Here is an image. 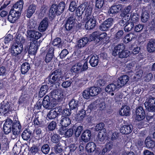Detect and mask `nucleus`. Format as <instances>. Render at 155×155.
<instances>
[{
  "label": "nucleus",
  "mask_w": 155,
  "mask_h": 155,
  "mask_svg": "<svg viewBox=\"0 0 155 155\" xmlns=\"http://www.w3.org/2000/svg\"><path fill=\"white\" fill-rule=\"evenodd\" d=\"M69 105L71 109H77L78 106V101L73 98L69 102Z\"/></svg>",
  "instance_id": "31"
},
{
  "label": "nucleus",
  "mask_w": 155,
  "mask_h": 155,
  "mask_svg": "<svg viewBox=\"0 0 155 155\" xmlns=\"http://www.w3.org/2000/svg\"><path fill=\"white\" fill-rule=\"evenodd\" d=\"M58 114V113L57 112L56 110L54 109L51 110L48 113L47 118L51 120L56 118Z\"/></svg>",
  "instance_id": "34"
},
{
  "label": "nucleus",
  "mask_w": 155,
  "mask_h": 155,
  "mask_svg": "<svg viewBox=\"0 0 155 155\" xmlns=\"http://www.w3.org/2000/svg\"><path fill=\"white\" fill-rule=\"evenodd\" d=\"M147 49L149 53H153L155 51V40H150L147 45Z\"/></svg>",
  "instance_id": "24"
},
{
  "label": "nucleus",
  "mask_w": 155,
  "mask_h": 155,
  "mask_svg": "<svg viewBox=\"0 0 155 155\" xmlns=\"http://www.w3.org/2000/svg\"><path fill=\"white\" fill-rule=\"evenodd\" d=\"M86 115V111L83 109L81 110L77 113L76 120L77 121L81 122L83 119Z\"/></svg>",
  "instance_id": "25"
},
{
  "label": "nucleus",
  "mask_w": 155,
  "mask_h": 155,
  "mask_svg": "<svg viewBox=\"0 0 155 155\" xmlns=\"http://www.w3.org/2000/svg\"><path fill=\"white\" fill-rule=\"evenodd\" d=\"M61 94L57 90H54L52 91L50 94V96L53 99L56 101H59L61 97Z\"/></svg>",
  "instance_id": "37"
},
{
  "label": "nucleus",
  "mask_w": 155,
  "mask_h": 155,
  "mask_svg": "<svg viewBox=\"0 0 155 155\" xmlns=\"http://www.w3.org/2000/svg\"><path fill=\"white\" fill-rule=\"evenodd\" d=\"M71 123V120L69 117L62 116L60 124L62 127H66L70 125Z\"/></svg>",
  "instance_id": "29"
},
{
  "label": "nucleus",
  "mask_w": 155,
  "mask_h": 155,
  "mask_svg": "<svg viewBox=\"0 0 155 155\" xmlns=\"http://www.w3.org/2000/svg\"><path fill=\"white\" fill-rule=\"evenodd\" d=\"M99 61V57L98 56H93L90 59L89 63L91 66L93 67H94L98 65Z\"/></svg>",
  "instance_id": "36"
},
{
  "label": "nucleus",
  "mask_w": 155,
  "mask_h": 155,
  "mask_svg": "<svg viewBox=\"0 0 155 155\" xmlns=\"http://www.w3.org/2000/svg\"><path fill=\"white\" fill-rule=\"evenodd\" d=\"M77 6V5L75 1H71L69 6V10L71 12H73L76 9Z\"/></svg>",
  "instance_id": "56"
},
{
  "label": "nucleus",
  "mask_w": 155,
  "mask_h": 155,
  "mask_svg": "<svg viewBox=\"0 0 155 155\" xmlns=\"http://www.w3.org/2000/svg\"><path fill=\"white\" fill-rule=\"evenodd\" d=\"M105 131L106 130L104 129L103 131H100L98 133L97 143L101 144L103 143L106 136V133Z\"/></svg>",
  "instance_id": "21"
},
{
  "label": "nucleus",
  "mask_w": 155,
  "mask_h": 155,
  "mask_svg": "<svg viewBox=\"0 0 155 155\" xmlns=\"http://www.w3.org/2000/svg\"><path fill=\"white\" fill-rule=\"evenodd\" d=\"M130 53L129 51L124 49L123 51H121L117 56L120 58H126L129 56Z\"/></svg>",
  "instance_id": "45"
},
{
  "label": "nucleus",
  "mask_w": 155,
  "mask_h": 155,
  "mask_svg": "<svg viewBox=\"0 0 155 155\" xmlns=\"http://www.w3.org/2000/svg\"><path fill=\"white\" fill-rule=\"evenodd\" d=\"M30 64L27 62L23 63L21 66V71L23 74H25L27 73L30 69Z\"/></svg>",
  "instance_id": "39"
},
{
  "label": "nucleus",
  "mask_w": 155,
  "mask_h": 155,
  "mask_svg": "<svg viewBox=\"0 0 155 155\" xmlns=\"http://www.w3.org/2000/svg\"><path fill=\"white\" fill-rule=\"evenodd\" d=\"M32 134V131L29 129L25 130L21 134V137L24 140H27L30 137Z\"/></svg>",
  "instance_id": "35"
},
{
  "label": "nucleus",
  "mask_w": 155,
  "mask_h": 155,
  "mask_svg": "<svg viewBox=\"0 0 155 155\" xmlns=\"http://www.w3.org/2000/svg\"><path fill=\"white\" fill-rule=\"evenodd\" d=\"M88 42V38L84 37L78 41V44L77 46L78 48H81L84 47Z\"/></svg>",
  "instance_id": "38"
},
{
  "label": "nucleus",
  "mask_w": 155,
  "mask_h": 155,
  "mask_svg": "<svg viewBox=\"0 0 155 155\" xmlns=\"http://www.w3.org/2000/svg\"><path fill=\"white\" fill-rule=\"evenodd\" d=\"M150 17L149 14L147 12L144 11L141 15V20L143 22H146Z\"/></svg>",
  "instance_id": "49"
},
{
  "label": "nucleus",
  "mask_w": 155,
  "mask_h": 155,
  "mask_svg": "<svg viewBox=\"0 0 155 155\" xmlns=\"http://www.w3.org/2000/svg\"><path fill=\"white\" fill-rule=\"evenodd\" d=\"M76 23V19L74 16H72L66 19L65 27L67 31H69L73 28Z\"/></svg>",
  "instance_id": "6"
},
{
  "label": "nucleus",
  "mask_w": 155,
  "mask_h": 155,
  "mask_svg": "<svg viewBox=\"0 0 155 155\" xmlns=\"http://www.w3.org/2000/svg\"><path fill=\"white\" fill-rule=\"evenodd\" d=\"M48 19L45 18L40 23L38 27V29L40 32L45 31L47 29L48 25Z\"/></svg>",
  "instance_id": "15"
},
{
  "label": "nucleus",
  "mask_w": 155,
  "mask_h": 155,
  "mask_svg": "<svg viewBox=\"0 0 155 155\" xmlns=\"http://www.w3.org/2000/svg\"><path fill=\"white\" fill-rule=\"evenodd\" d=\"M2 107L4 109V111L5 112H8L10 108V104L7 101H3L1 103Z\"/></svg>",
  "instance_id": "51"
},
{
  "label": "nucleus",
  "mask_w": 155,
  "mask_h": 155,
  "mask_svg": "<svg viewBox=\"0 0 155 155\" xmlns=\"http://www.w3.org/2000/svg\"><path fill=\"white\" fill-rule=\"evenodd\" d=\"M136 114V119L138 121L143 120L145 116L144 110L143 107L141 106H139L137 108Z\"/></svg>",
  "instance_id": "12"
},
{
  "label": "nucleus",
  "mask_w": 155,
  "mask_h": 155,
  "mask_svg": "<svg viewBox=\"0 0 155 155\" xmlns=\"http://www.w3.org/2000/svg\"><path fill=\"white\" fill-rule=\"evenodd\" d=\"M106 82L104 78H101L97 81L96 84L98 87L103 86L105 85Z\"/></svg>",
  "instance_id": "58"
},
{
  "label": "nucleus",
  "mask_w": 155,
  "mask_h": 155,
  "mask_svg": "<svg viewBox=\"0 0 155 155\" xmlns=\"http://www.w3.org/2000/svg\"><path fill=\"white\" fill-rule=\"evenodd\" d=\"M42 104L44 107L48 109H51L54 107L52 103L50 101L49 96L48 95L44 97L42 101Z\"/></svg>",
  "instance_id": "17"
},
{
  "label": "nucleus",
  "mask_w": 155,
  "mask_h": 155,
  "mask_svg": "<svg viewBox=\"0 0 155 155\" xmlns=\"http://www.w3.org/2000/svg\"><path fill=\"white\" fill-rule=\"evenodd\" d=\"M14 124L12 120L10 119L7 118L6 120L3 127V131L5 134H8L11 131Z\"/></svg>",
  "instance_id": "9"
},
{
  "label": "nucleus",
  "mask_w": 155,
  "mask_h": 155,
  "mask_svg": "<svg viewBox=\"0 0 155 155\" xmlns=\"http://www.w3.org/2000/svg\"><path fill=\"white\" fill-rule=\"evenodd\" d=\"M73 82V80L71 79L67 80V78L65 79L64 81L61 84V86L65 88L70 87Z\"/></svg>",
  "instance_id": "47"
},
{
  "label": "nucleus",
  "mask_w": 155,
  "mask_h": 155,
  "mask_svg": "<svg viewBox=\"0 0 155 155\" xmlns=\"http://www.w3.org/2000/svg\"><path fill=\"white\" fill-rule=\"evenodd\" d=\"M86 10L85 11V15L83 19H86L89 17H91V16H93L91 15L92 8L88 6L86 8Z\"/></svg>",
  "instance_id": "44"
},
{
  "label": "nucleus",
  "mask_w": 155,
  "mask_h": 155,
  "mask_svg": "<svg viewBox=\"0 0 155 155\" xmlns=\"http://www.w3.org/2000/svg\"><path fill=\"white\" fill-rule=\"evenodd\" d=\"M43 121L41 119V117H36L33 121L34 124L37 126H41L42 124Z\"/></svg>",
  "instance_id": "53"
},
{
  "label": "nucleus",
  "mask_w": 155,
  "mask_h": 155,
  "mask_svg": "<svg viewBox=\"0 0 155 155\" xmlns=\"http://www.w3.org/2000/svg\"><path fill=\"white\" fill-rule=\"evenodd\" d=\"M117 84L116 83V84L113 83L108 85L106 87L105 91L110 93L111 92H114L116 90L120 88L118 87Z\"/></svg>",
  "instance_id": "27"
},
{
  "label": "nucleus",
  "mask_w": 155,
  "mask_h": 155,
  "mask_svg": "<svg viewBox=\"0 0 155 155\" xmlns=\"http://www.w3.org/2000/svg\"><path fill=\"white\" fill-rule=\"evenodd\" d=\"M21 127L19 121H17L14 124L12 127V135L11 138L13 139L16 138L20 134L21 130Z\"/></svg>",
  "instance_id": "7"
},
{
  "label": "nucleus",
  "mask_w": 155,
  "mask_h": 155,
  "mask_svg": "<svg viewBox=\"0 0 155 155\" xmlns=\"http://www.w3.org/2000/svg\"><path fill=\"white\" fill-rule=\"evenodd\" d=\"M131 7L130 6H128L125 7L123 12L120 14V17H127V20H129L131 16L132 13Z\"/></svg>",
  "instance_id": "19"
},
{
  "label": "nucleus",
  "mask_w": 155,
  "mask_h": 155,
  "mask_svg": "<svg viewBox=\"0 0 155 155\" xmlns=\"http://www.w3.org/2000/svg\"><path fill=\"white\" fill-rule=\"evenodd\" d=\"M28 99V96L27 95L22 94L19 99V103H25L27 101Z\"/></svg>",
  "instance_id": "57"
},
{
  "label": "nucleus",
  "mask_w": 155,
  "mask_h": 155,
  "mask_svg": "<svg viewBox=\"0 0 155 155\" xmlns=\"http://www.w3.org/2000/svg\"><path fill=\"white\" fill-rule=\"evenodd\" d=\"M104 127V124L103 123H100L96 125L95 129L97 131H98L99 130H100V131H103V130L105 129L103 128Z\"/></svg>",
  "instance_id": "62"
},
{
  "label": "nucleus",
  "mask_w": 155,
  "mask_h": 155,
  "mask_svg": "<svg viewBox=\"0 0 155 155\" xmlns=\"http://www.w3.org/2000/svg\"><path fill=\"white\" fill-rule=\"evenodd\" d=\"M145 143L146 147L149 148H153L155 146V142L148 137L145 140Z\"/></svg>",
  "instance_id": "46"
},
{
  "label": "nucleus",
  "mask_w": 155,
  "mask_h": 155,
  "mask_svg": "<svg viewBox=\"0 0 155 155\" xmlns=\"http://www.w3.org/2000/svg\"><path fill=\"white\" fill-rule=\"evenodd\" d=\"M134 26L132 22L128 21L124 27V30L126 32H129L134 29Z\"/></svg>",
  "instance_id": "42"
},
{
  "label": "nucleus",
  "mask_w": 155,
  "mask_h": 155,
  "mask_svg": "<svg viewBox=\"0 0 155 155\" xmlns=\"http://www.w3.org/2000/svg\"><path fill=\"white\" fill-rule=\"evenodd\" d=\"M132 129L133 126L131 125H124L121 127L120 131L124 134H127L131 133Z\"/></svg>",
  "instance_id": "22"
},
{
  "label": "nucleus",
  "mask_w": 155,
  "mask_h": 155,
  "mask_svg": "<svg viewBox=\"0 0 155 155\" xmlns=\"http://www.w3.org/2000/svg\"><path fill=\"white\" fill-rule=\"evenodd\" d=\"M87 3H84L79 6L76 9V14L79 19H81L82 18V15L86 9Z\"/></svg>",
  "instance_id": "16"
},
{
  "label": "nucleus",
  "mask_w": 155,
  "mask_h": 155,
  "mask_svg": "<svg viewBox=\"0 0 155 155\" xmlns=\"http://www.w3.org/2000/svg\"><path fill=\"white\" fill-rule=\"evenodd\" d=\"M64 78L63 71L60 69H58L51 72L47 78L48 80V84H56L58 86L60 84L59 81L62 80Z\"/></svg>",
  "instance_id": "2"
},
{
  "label": "nucleus",
  "mask_w": 155,
  "mask_h": 155,
  "mask_svg": "<svg viewBox=\"0 0 155 155\" xmlns=\"http://www.w3.org/2000/svg\"><path fill=\"white\" fill-rule=\"evenodd\" d=\"M23 0H20L19 2H17L13 5L14 10L13 11H15L18 13V12L21 15V11L23 8Z\"/></svg>",
  "instance_id": "20"
},
{
  "label": "nucleus",
  "mask_w": 155,
  "mask_h": 155,
  "mask_svg": "<svg viewBox=\"0 0 155 155\" xmlns=\"http://www.w3.org/2000/svg\"><path fill=\"white\" fill-rule=\"evenodd\" d=\"M129 80V77L127 75L121 76L119 78L117 83L118 87L121 88L125 85Z\"/></svg>",
  "instance_id": "13"
},
{
  "label": "nucleus",
  "mask_w": 155,
  "mask_h": 155,
  "mask_svg": "<svg viewBox=\"0 0 155 155\" xmlns=\"http://www.w3.org/2000/svg\"><path fill=\"white\" fill-rule=\"evenodd\" d=\"M59 136L57 134H54L52 136L51 140L52 142L55 143H58L59 141Z\"/></svg>",
  "instance_id": "64"
},
{
  "label": "nucleus",
  "mask_w": 155,
  "mask_h": 155,
  "mask_svg": "<svg viewBox=\"0 0 155 155\" xmlns=\"http://www.w3.org/2000/svg\"><path fill=\"white\" fill-rule=\"evenodd\" d=\"M89 89L92 97L97 95L101 91V89L98 87L94 86L90 87Z\"/></svg>",
  "instance_id": "32"
},
{
  "label": "nucleus",
  "mask_w": 155,
  "mask_h": 155,
  "mask_svg": "<svg viewBox=\"0 0 155 155\" xmlns=\"http://www.w3.org/2000/svg\"><path fill=\"white\" fill-rule=\"evenodd\" d=\"M122 18V19L120 21L119 23H118V25L121 26H123L125 25H126L127 21L129 20H127V17H121Z\"/></svg>",
  "instance_id": "61"
},
{
  "label": "nucleus",
  "mask_w": 155,
  "mask_h": 155,
  "mask_svg": "<svg viewBox=\"0 0 155 155\" xmlns=\"http://www.w3.org/2000/svg\"><path fill=\"white\" fill-rule=\"evenodd\" d=\"M122 7L120 5L112 6L109 10L110 13L115 14L119 12L122 9Z\"/></svg>",
  "instance_id": "33"
},
{
  "label": "nucleus",
  "mask_w": 155,
  "mask_h": 155,
  "mask_svg": "<svg viewBox=\"0 0 155 155\" xmlns=\"http://www.w3.org/2000/svg\"><path fill=\"white\" fill-rule=\"evenodd\" d=\"M83 97L86 99H89L91 97H92L90 93V91L89 88L87 89L84 90L83 93Z\"/></svg>",
  "instance_id": "52"
},
{
  "label": "nucleus",
  "mask_w": 155,
  "mask_h": 155,
  "mask_svg": "<svg viewBox=\"0 0 155 155\" xmlns=\"http://www.w3.org/2000/svg\"><path fill=\"white\" fill-rule=\"evenodd\" d=\"M56 122L54 121L51 122L48 126V128L49 130L52 131L54 130L56 127Z\"/></svg>",
  "instance_id": "54"
},
{
  "label": "nucleus",
  "mask_w": 155,
  "mask_h": 155,
  "mask_svg": "<svg viewBox=\"0 0 155 155\" xmlns=\"http://www.w3.org/2000/svg\"><path fill=\"white\" fill-rule=\"evenodd\" d=\"M82 64L81 63H79L72 67L71 68V71L74 72H77L78 71L81 72V68Z\"/></svg>",
  "instance_id": "48"
},
{
  "label": "nucleus",
  "mask_w": 155,
  "mask_h": 155,
  "mask_svg": "<svg viewBox=\"0 0 155 155\" xmlns=\"http://www.w3.org/2000/svg\"><path fill=\"white\" fill-rule=\"evenodd\" d=\"M72 109H71L70 108L68 109V108H65L64 109L62 112V116L63 117H64L65 116L66 117L68 116H70L71 113V110Z\"/></svg>",
  "instance_id": "60"
},
{
  "label": "nucleus",
  "mask_w": 155,
  "mask_h": 155,
  "mask_svg": "<svg viewBox=\"0 0 155 155\" xmlns=\"http://www.w3.org/2000/svg\"><path fill=\"white\" fill-rule=\"evenodd\" d=\"M27 37L31 40H37L40 38L41 34L34 30H28L27 31Z\"/></svg>",
  "instance_id": "10"
},
{
  "label": "nucleus",
  "mask_w": 155,
  "mask_h": 155,
  "mask_svg": "<svg viewBox=\"0 0 155 155\" xmlns=\"http://www.w3.org/2000/svg\"><path fill=\"white\" fill-rule=\"evenodd\" d=\"M135 35L133 33L127 34L124 38V42L127 43L131 41L135 37Z\"/></svg>",
  "instance_id": "41"
},
{
  "label": "nucleus",
  "mask_w": 155,
  "mask_h": 155,
  "mask_svg": "<svg viewBox=\"0 0 155 155\" xmlns=\"http://www.w3.org/2000/svg\"><path fill=\"white\" fill-rule=\"evenodd\" d=\"M96 145L94 142H90L87 143L86 147V149L88 152H93L96 149Z\"/></svg>",
  "instance_id": "30"
},
{
  "label": "nucleus",
  "mask_w": 155,
  "mask_h": 155,
  "mask_svg": "<svg viewBox=\"0 0 155 155\" xmlns=\"http://www.w3.org/2000/svg\"><path fill=\"white\" fill-rule=\"evenodd\" d=\"M83 130V127L82 126H79L77 128L75 132V135L76 137H78L81 134V132Z\"/></svg>",
  "instance_id": "59"
},
{
  "label": "nucleus",
  "mask_w": 155,
  "mask_h": 155,
  "mask_svg": "<svg viewBox=\"0 0 155 155\" xmlns=\"http://www.w3.org/2000/svg\"><path fill=\"white\" fill-rule=\"evenodd\" d=\"M12 36L10 34L7 35L4 39V43L3 44V46H2L4 48H7L8 47V44L13 39Z\"/></svg>",
  "instance_id": "43"
},
{
  "label": "nucleus",
  "mask_w": 155,
  "mask_h": 155,
  "mask_svg": "<svg viewBox=\"0 0 155 155\" xmlns=\"http://www.w3.org/2000/svg\"><path fill=\"white\" fill-rule=\"evenodd\" d=\"M104 0H96V7L98 8H101L104 4Z\"/></svg>",
  "instance_id": "63"
},
{
  "label": "nucleus",
  "mask_w": 155,
  "mask_h": 155,
  "mask_svg": "<svg viewBox=\"0 0 155 155\" xmlns=\"http://www.w3.org/2000/svg\"><path fill=\"white\" fill-rule=\"evenodd\" d=\"M20 14L18 12V13L15 12H11L10 11L8 16V19L11 23H14L18 19Z\"/></svg>",
  "instance_id": "18"
},
{
  "label": "nucleus",
  "mask_w": 155,
  "mask_h": 155,
  "mask_svg": "<svg viewBox=\"0 0 155 155\" xmlns=\"http://www.w3.org/2000/svg\"><path fill=\"white\" fill-rule=\"evenodd\" d=\"M25 41V40L22 37H16L15 39L16 43L12 45L11 47V52L12 56H16L21 53L23 49L22 43Z\"/></svg>",
  "instance_id": "3"
},
{
  "label": "nucleus",
  "mask_w": 155,
  "mask_h": 155,
  "mask_svg": "<svg viewBox=\"0 0 155 155\" xmlns=\"http://www.w3.org/2000/svg\"><path fill=\"white\" fill-rule=\"evenodd\" d=\"M65 6V3L63 2H60L58 5L56 4H52L49 10V15L51 17H54L55 14L61 15L64 12Z\"/></svg>",
  "instance_id": "4"
},
{
  "label": "nucleus",
  "mask_w": 155,
  "mask_h": 155,
  "mask_svg": "<svg viewBox=\"0 0 155 155\" xmlns=\"http://www.w3.org/2000/svg\"><path fill=\"white\" fill-rule=\"evenodd\" d=\"M86 19H83L86 22L85 28L86 29L91 30L93 29L96 25L97 21L95 17L94 16Z\"/></svg>",
  "instance_id": "5"
},
{
  "label": "nucleus",
  "mask_w": 155,
  "mask_h": 155,
  "mask_svg": "<svg viewBox=\"0 0 155 155\" xmlns=\"http://www.w3.org/2000/svg\"><path fill=\"white\" fill-rule=\"evenodd\" d=\"M36 6L34 4H32L29 6L27 9L26 16L30 18L35 12L36 10Z\"/></svg>",
  "instance_id": "26"
},
{
  "label": "nucleus",
  "mask_w": 155,
  "mask_h": 155,
  "mask_svg": "<svg viewBox=\"0 0 155 155\" xmlns=\"http://www.w3.org/2000/svg\"><path fill=\"white\" fill-rule=\"evenodd\" d=\"M38 46V43L37 41H34L31 42L29 48L28 45V54L31 55L35 54L36 53Z\"/></svg>",
  "instance_id": "11"
},
{
  "label": "nucleus",
  "mask_w": 155,
  "mask_h": 155,
  "mask_svg": "<svg viewBox=\"0 0 155 155\" xmlns=\"http://www.w3.org/2000/svg\"><path fill=\"white\" fill-rule=\"evenodd\" d=\"M119 113L122 116H129L130 114V107L127 105L123 106Z\"/></svg>",
  "instance_id": "28"
},
{
  "label": "nucleus",
  "mask_w": 155,
  "mask_h": 155,
  "mask_svg": "<svg viewBox=\"0 0 155 155\" xmlns=\"http://www.w3.org/2000/svg\"><path fill=\"white\" fill-rule=\"evenodd\" d=\"M114 20L112 18H108L104 21L100 26V30L103 31L108 30L113 24Z\"/></svg>",
  "instance_id": "8"
},
{
  "label": "nucleus",
  "mask_w": 155,
  "mask_h": 155,
  "mask_svg": "<svg viewBox=\"0 0 155 155\" xmlns=\"http://www.w3.org/2000/svg\"><path fill=\"white\" fill-rule=\"evenodd\" d=\"M144 27V25L139 24L134 25V30L136 32H140L143 29Z\"/></svg>",
  "instance_id": "50"
},
{
  "label": "nucleus",
  "mask_w": 155,
  "mask_h": 155,
  "mask_svg": "<svg viewBox=\"0 0 155 155\" xmlns=\"http://www.w3.org/2000/svg\"><path fill=\"white\" fill-rule=\"evenodd\" d=\"M146 109L149 112L146 117V120L149 123L155 121V114L151 112H155V97L149 95L147 99V101L144 104Z\"/></svg>",
  "instance_id": "1"
},
{
  "label": "nucleus",
  "mask_w": 155,
  "mask_h": 155,
  "mask_svg": "<svg viewBox=\"0 0 155 155\" xmlns=\"http://www.w3.org/2000/svg\"><path fill=\"white\" fill-rule=\"evenodd\" d=\"M124 49H125L124 45L123 43H120L114 46L113 50V55L116 56Z\"/></svg>",
  "instance_id": "14"
},
{
  "label": "nucleus",
  "mask_w": 155,
  "mask_h": 155,
  "mask_svg": "<svg viewBox=\"0 0 155 155\" xmlns=\"http://www.w3.org/2000/svg\"><path fill=\"white\" fill-rule=\"evenodd\" d=\"M91 137V131L89 130H86L82 134L81 136L82 140L85 142L89 141Z\"/></svg>",
  "instance_id": "23"
},
{
  "label": "nucleus",
  "mask_w": 155,
  "mask_h": 155,
  "mask_svg": "<svg viewBox=\"0 0 155 155\" xmlns=\"http://www.w3.org/2000/svg\"><path fill=\"white\" fill-rule=\"evenodd\" d=\"M48 89V87L47 85H42L40 88L39 93V97H42L46 94Z\"/></svg>",
  "instance_id": "40"
},
{
  "label": "nucleus",
  "mask_w": 155,
  "mask_h": 155,
  "mask_svg": "<svg viewBox=\"0 0 155 155\" xmlns=\"http://www.w3.org/2000/svg\"><path fill=\"white\" fill-rule=\"evenodd\" d=\"M41 150L44 153L48 154L50 150V147L48 145L45 144L43 145L41 147Z\"/></svg>",
  "instance_id": "55"
}]
</instances>
